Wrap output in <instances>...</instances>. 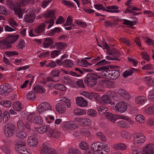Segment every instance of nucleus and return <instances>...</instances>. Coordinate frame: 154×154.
I'll list each match as a JSON object with an SVG mask.
<instances>
[{"label": "nucleus", "mask_w": 154, "mask_h": 154, "mask_svg": "<svg viewBox=\"0 0 154 154\" xmlns=\"http://www.w3.org/2000/svg\"><path fill=\"white\" fill-rule=\"evenodd\" d=\"M60 100L61 102L57 104L56 109L59 113L63 114L66 111V106L69 108H70L71 103L69 100L65 97L60 98Z\"/></svg>", "instance_id": "1"}, {"label": "nucleus", "mask_w": 154, "mask_h": 154, "mask_svg": "<svg viewBox=\"0 0 154 154\" xmlns=\"http://www.w3.org/2000/svg\"><path fill=\"white\" fill-rule=\"evenodd\" d=\"M99 78V76L96 74L89 73L85 79L84 82L88 85L93 87L96 84L97 80Z\"/></svg>", "instance_id": "2"}, {"label": "nucleus", "mask_w": 154, "mask_h": 154, "mask_svg": "<svg viewBox=\"0 0 154 154\" xmlns=\"http://www.w3.org/2000/svg\"><path fill=\"white\" fill-rule=\"evenodd\" d=\"M132 153L133 154H154V144H147L143 148L141 152H139L136 150H133Z\"/></svg>", "instance_id": "3"}, {"label": "nucleus", "mask_w": 154, "mask_h": 154, "mask_svg": "<svg viewBox=\"0 0 154 154\" xmlns=\"http://www.w3.org/2000/svg\"><path fill=\"white\" fill-rule=\"evenodd\" d=\"M16 129V126L13 124L8 123L5 125L4 133L5 136L7 137H11L14 134Z\"/></svg>", "instance_id": "4"}, {"label": "nucleus", "mask_w": 154, "mask_h": 154, "mask_svg": "<svg viewBox=\"0 0 154 154\" xmlns=\"http://www.w3.org/2000/svg\"><path fill=\"white\" fill-rule=\"evenodd\" d=\"M134 137L133 143L137 146L141 145L146 140L144 135L141 133H135L134 134Z\"/></svg>", "instance_id": "5"}, {"label": "nucleus", "mask_w": 154, "mask_h": 154, "mask_svg": "<svg viewBox=\"0 0 154 154\" xmlns=\"http://www.w3.org/2000/svg\"><path fill=\"white\" fill-rule=\"evenodd\" d=\"M40 152L41 154H57L54 149L50 148L45 144H42Z\"/></svg>", "instance_id": "6"}, {"label": "nucleus", "mask_w": 154, "mask_h": 154, "mask_svg": "<svg viewBox=\"0 0 154 154\" xmlns=\"http://www.w3.org/2000/svg\"><path fill=\"white\" fill-rule=\"evenodd\" d=\"M50 105L48 103L45 102L41 103L38 107V110L39 114L45 112L46 110H51Z\"/></svg>", "instance_id": "7"}, {"label": "nucleus", "mask_w": 154, "mask_h": 154, "mask_svg": "<svg viewBox=\"0 0 154 154\" xmlns=\"http://www.w3.org/2000/svg\"><path fill=\"white\" fill-rule=\"evenodd\" d=\"M116 111L120 112H123L127 109V105L123 101L119 102L116 104L115 107Z\"/></svg>", "instance_id": "8"}, {"label": "nucleus", "mask_w": 154, "mask_h": 154, "mask_svg": "<svg viewBox=\"0 0 154 154\" xmlns=\"http://www.w3.org/2000/svg\"><path fill=\"white\" fill-rule=\"evenodd\" d=\"M47 135L49 137L58 138L60 134L57 131L51 128V127L48 128Z\"/></svg>", "instance_id": "9"}, {"label": "nucleus", "mask_w": 154, "mask_h": 154, "mask_svg": "<svg viewBox=\"0 0 154 154\" xmlns=\"http://www.w3.org/2000/svg\"><path fill=\"white\" fill-rule=\"evenodd\" d=\"M19 35H9L5 39L8 45H9L12 47V44L14 43L19 37Z\"/></svg>", "instance_id": "10"}, {"label": "nucleus", "mask_w": 154, "mask_h": 154, "mask_svg": "<svg viewBox=\"0 0 154 154\" xmlns=\"http://www.w3.org/2000/svg\"><path fill=\"white\" fill-rule=\"evenodd\" d=\"M35 18V14L33 13L26 14L24 17V20L27 23H31L34 22Z\"/></svg>", "instance_id": "11"}, {"label": "nucleus", "mask_w": 154, "mask_h": 154, "mask_svg": "<svg viewBox=\"0 0 154 154\" xmlns=\"http://www.w3.org/2000/svg\"><path fill=\"white\" fill-rule=\"evenodd\" d=\"M109 79L115 80L118 78L120 75L119 71L116 69H111Z\"/></svg>", "instance_id": "12"}, {"label": "nucleus", "mask_w": 154, "mask_h": 154, "mask_svg": "<svg viewBox=\"0 0 154 154\" xmlns=\"http://www.w3.org/2000/svg\"><path fill=\"white\" fill-rule=\"evenodd\" d=\"M98 150L97 154H107L109 151V149L107 144L104 143Z\"/></svg>", "instance_id": "13"}, {"label": "nucleus", "mask_w": 154, "mask_h": 154, "mask_svg": "<svg viewBox=\"0 0 154 154\" xmlns=\"http://www.w3.org/2000/svg\"><path fill=\"white\" fill-rule=\"evenodd\" d=\"M76 103L78 105L81 107H85L87 105L86 100L82 97H77Z\"/></svg>", "instance_id": "14"}, {"label": "nucleus", "mask_w": 154, "mask_h": 154, "mask_svg": "<svg viewBox=\"0 0 154 154\" xmlns=\"http://www.w3.org/2000/svg\"><path fill=\"white\" fill-rule=\"evenodd\" d=\"M106 53L110 55H112L113 57L118 58L119 55H120L119 51H118L115 48H112L110 50L106 51Z\"/></svg>", "instance_id": "15"}, {"label": "nucleus", "mask_w": 154, "mask_h": 154, "mask_svg": "<svg viewBox=\"0 0 154 154\" xmlns=\"http://www.w3.org/2000/svg\"><path fill=\"white\" fill-rule=\"evenodd\" d=\"M118 94L121 96L123 97L125 99H129L131 98V96L128 93L123 89H120L118 91Z\"/></svg>", "instance_id": "16"}, {"label": "nucleus", "mask_w": 154, "mask_h": 154, "mask_svg": "<svg viewBox=\"0 0 154 154\" xmlns=\"http://www.w3.org/2000/svg\"><path fill=\"white\" fill-rule=\"evenodd\" d=\"M109 65L104 66L100 67L96 69V70L98 71H100L99 72L102 76L105 75L106 73L109 69Z\"/></svg>", "instance_id": "17"}, {"label": "nucleus", "mask_w": 154, "mask_h": 154, "mask_svg": "<svg viewBox=\"0 0 154 154\" xmlns=\"http://www.w3.org/2000/svg\"><path fill=\"white\" fill-rule=\"evenodd\" d=\"M103 143H99L95 142L92 143L91 145V148H92L93 151L97 152V153L98 152V150L101 148L103 144Z\"/></svg>", "instance_id": "18"}, {"label": "nucleus", "mask_w": 154, "mask_h": 154, "mask_svg": "<svg viewBox=\"0 0 154 154\" xmlns=\"http://www.w3.org/2000/svg\"><path fill=\"white\" fill-rule=\"evenodd\" d=\"M147 100L146 97L142 96H139L137 97L135 99V101L137 104H141L143 103Z\"/></svg>", "instance_id": "19"}, {"label": "nucleus", "mask_w": 154, "mask_h": 154, "mask_svg": "<svg viewBox=\"0 0 154 154\" xmlns=\"http://www.w3.org/2000/svg\"><path fill=\"white\" fill-rule=\"evenodd\" d=\"M45 29V24L42 23L38 26L35 29V32L37 34H40L42 33Z\"/></svg>", "instance_id": "20"}, {"label": "nucleus", "mask_w": 154, "mask_h": 154, "mask_svg": "<svg viewBox=\"0 0 154 154\" xmlns=\"http://www.w3.org/2000/svg\"><path fill=\"white\" fill-rule=\"evenodd\" d=\"M14 10L15 14L17 15L19 18H22L23 14L25 12V10L24 9H21L20 8H14Z\"/></svg>", "instance_id": "21"}, {"label": "nucleus", "mask_w": 154, "mask_h": 154, "mask_svg": "<svg viewBox=\"0 0 154 154\" xmlns=\"http://www.w3.org/2000/svg\"><path fill=\"white\" fill-rule=\"evenodd\" d=\"M27 142L29 145L32 147H34L37 146L38 141L36 139L32 137H30L27 140Z\"/></svg>", "instance_id": "22"}, {"label": "nucleus", "mask_w": 154, "mask_h": 154, "mask_svg": "<svg viewBox=\"0 0 154 154\" xmlns=\"http://www.w3.org/2000/svg\"><path fill=\"white\" fill-rule=\"evenodd\" d=\"M113 147L116 149H120L122 150H125L127 148L126 146L122 143L114 144L113 145Z\"/></svg>", "instance_id": "23"}, {"label": "nucleus", "mask_w": 154, "mask_h": 154, "mask_svg": "<svg viewBox=\"0 0 154 154\" xmlns=\"http://www.w3.org/2000/svg\"><path fill=\"white\" fill-rule=\"evenodd\" d=\"M73 112L75 115L80 116L85 114L86 112V111L85 109L77 108L73 110Z\"/></svg>", "instance_id": "24"}, {"label": "nucleus", "mask_w": 154, "mask_h": 154, "mask_svg": "<svg viewBox=\"0 0 154 154\" xmlns=\"http://www.w3.org/2000/svg\"><path fill=\"white\" fill-rule=\"evenodd\" d=\"M45 42L43 43L44 47L45 48H47L48 47L51 45L54 42V39L51 37L46 38L45 39Z\"/></svg>", "instance_id": "25"}, {"label": "nucleus", "mask_w": 154, "mask_h": 154, "mask_svg": "<svg viewBox=\"0 0 154 154\" xmlns=\"http://www.w3.org/2000/svg\"><path fill=\"white\" fill-rule=\"evenodd\" d=\"M11 48V46L7 44L5 39L4 40L0 41V48L8 49Z\"/></svg>", "instance_id": "26"}, {"label": "nucleus", "mask_w": 154, "mask_h": 154, "mask_svg": "<svg viewBox=\"0 0 154 154\" xmlns=\"http://www.w3.org/2000/svg\"><path fill=\"white\" fill-rule=\"evenodd\" d=\"M13 108L15 111H21L22 107V104L20 103L19 102L17 101L14 102L13 104Z\"/></svg>", "instance_id": "27"}, {"label": "nucleus", "mask_w": 154, "mask_h": 154, "mask_svg": "<svg viewBox=\"0 0 154 154\" xmlns=\"http://www.w3.org/2000/svg\"><path fill=\"white\" fill-rule=\"evenodd\" d=\"M33 122L35 124L41 125L43 123V120L40 116H35L33 119Z\"/></svg>", "instance_id": "28"}, {"label": "nucleus", "mask_w": 154, "mask_h": 154, "mask_svg": "<svg viewBox=\"0 0 154 154\" xmlns=\"http://www.w3.org/2000/svg\"><path fill=\"white\" fill-rule=\"evenodd\" d=\"M101 99L103 102L105 104H109L112 103L109 96L107 95L102 96Z\"/></svg>", "instance_id": "29"}, {"label": "nucleus", "mask_w": 154, "mask_h": 154, "mask_svg": "<svg viewBox=\"0 0 154 154\" xmlns=\"http://www.w3.org/2000/svg\"><path fill=\"white\" fill-rule=\"evenodd\" d=\"M48 128H50V127L47 126L46 125L41 126L40 128L37 129V131L39 133L42 134L46 132L47 134Z\"/></svg>", "instance_id": "30"}, {"label": "nucleus", "mask_w": 154, "mask_h": 154, "mask_svg": "<svg viewBox=\"0 0 154 154\" xmlns=\"http://www.w3.org/2000/svg\"><path fill=\"white\" fill-rule=\"evenodd\" d=\"M18 132L16 134V136L21 139H23L26 137L27 135L26 132L23 130L18 131Z\"/></svg>", "instance_id": "31"}, {"label": "nucleus", "mask_w": 154, "mask_h": 154, "mask_svg": "<svg viewBox=\"0 0 154 154\" xmlns=\"http://www.w3.org/2000/svg\"><path fill=\"white\" fill-rule=\"evenodd\" d=\"M55 11V10H49L47 11L45 14H44L43 16L45 18L53 17L54 16Z\"/></svg>", "instance_id": "32"}, {"label": "nucleus", "mask_w": 154, "mask_h": 154, "mask_svg": "<svg viewBox=\"0 0 154 154\" xmlns=\"http://www.w3.org/2000/svg\"><path fill=\"white\" fill-rule=\"evenodd\" d=\"M44 90V88L41 86H35L33 88L34 91L36 93H43Z\"/></svg>", "instance_id": "33"}, {"label": "nucleus", "mask_w": 154, "mask_h": 154, "mask_svg": "<svg viewBox=\"0 0 154 154\" xmlns=\"http://www.w3.org/2000/svg\"><path fill=\"white\" fill-rule=\"evenodd\" d=\"M63 65L66 67L71 68L73 66V64L70 60H66L63 62Z\"/></svg>", "instance_id": "34"}, {"label": "nucleus", "mask_w": 154, "mask_h": 154, "mask_svg": "<svg viewBox=\"0 0 154 154\" xmlns=\"http://www.w3.org/2000/svg\"><path fill=\"white\" fill-rule=\"evenodd\" d=\"M55 45L57 46V49L61 50L63 49L64 47L67 46V44L65 42H56Z\"/></svg>", "instance_id": "35"}, {"label": "nucleus", "mask_w": 154, "mask_h": 154, "mask_svg": "<svg viewBox=\"0 0 154 154\" xmlns=\"http://www.w3.org/2000/svg\"><path fill=\"white\" fill-rule=\"evenodd\" d=\"M135 69L132 68L130 70L128 71H126L123 73V76L124 78H126L129 75H131L134 72Z\"/></svg>", "instance_id": "36"}, {"label": "nucleus", "mask_w": 154, "mask_h": 154, "mask_svg": "<svg viewBox=\"0 0 154 154\" xmlns=\"http://www.w3.org/2000/svg\"><path fill=\"white\" fill-rule=\"evenodd\" d=\"M62 82L63 83L69 85L72 84L73 82L71 79L68 77H63Z\"/></svg>", "instance_id": "37"}, {"label": "nucleus", "mask_w": 154, "mask_h": 154, "mask_svg": "<svg viewBox=\"0 0 154 154\" xmlns=\"http://www.w3.org/2000/svg\"><path fill=\"white\" fill-rule=\"evenodd\" d=\"M117 125L122 128H125L128 126V124L124 120H120L117 122Z\"/></svg>", "instance_id": "38"}, {"label": "nucleus", "mask_w": 154, "mask_h": 154, "mask_svg": "<svg viewBox=\"0 0 154 154\" xmlns=\"http://www.w3.org/2000/svg\"><path fill=\"white\" fill-rule=\"evenodd\" d=\"M145 112L149 114H154V105L149 106L145 109Z\"/></svg>", "instance_id": "39"}, {"label": "nucleus", "mask_w": 154, "mask_h": 154, "mask_svg": "<svg viewBox=\"0 0 154 154\" xmlns=\"http://www.w3.org/2000/svg\"><path fill=\"white\" fill-rule=\"evenodd\" d=\"M24 124L23 121L21 120H19L17 123V129L18 131L23 130L24 129L23 127Z\"/></svg>", "instance_id": "40"}, {"label": "nucleus", "mask_w": 154, "mask_h": 154, "mask_svg": "<svg viewBox=\"0 0 154 154\" xmlns=\"http://www.w3.org/2000/svg\"><path fill=\"white\" fill-rule=\"evenodd\" d=\"M10 117V114L8 111H5L3 113V122L5 123Z\"/></svg>", "instance_id": "41"}, {"label": "nucleus", "mask_w": 154, "mask_h": 154, "mask_svg": "<svg viewBox=\"0 0 154 154\" xmlns=\"http://www.w3.org/2000/svg\"><path fill=\"white\" fill-rule=\"evenodd\" d=\"M54 88L58 90L64 91L66 89L65 86L63 84H57L55 85Z\"/></svg>", "instance_id": "42"}, {"label": "nucleus", "mask_w": 154, "mask_h": 154, "mask_svg": "<svg viewBox=\"0 0 154 154\" xmlns=\"http://www.w3.org/2000/svg\"><path fill=\"white\" fill-rule=\"evenodd\" d=\"M79 146L81 149L85 150L88 149V145L87 142L82 141L81 143H79Z\"/></svg>", "instance_id": "43"}, {"label": "nucleus", "mask_w": 154, "mask_h": 154, "mask_svg": "<svg viewBox=\"0 0 154 154\" xmlns=\"http://www.w3.org/2000/svg\"><path fill=\"white\" fill-rule=\"evenodd\" d=\"M65 127L67 129H69L76 127V125L72 122H66Z\"/></svg>", "instance_id": "44"}, {"label": "nucleus", "mask_w": 154, "mask_h": 154, "mask_svg": "<svg viewBox=\"0 0 154 154\" xmlns=\"http://www.w3.org/2000/svg\"><path fill=\"white\" fill-rule=\"evenodd\" d=\"M98 110L100 115H103L104 114L105 115L107 109L106 108H104L103 107H99L98 108Z\"/></svg>", "instance_id": "45"}, {"label": "nucleus", "mask_w": 154, "mask_h": 154, "mask_svg": "<svg viewBox=\"0 0 154 154\" xmlns=\"http://www.w3.org/2000/svg\"><path fill=\"white\" fill-rule=\"evenodd\" d=\"M25 43L24 40L23 39H21L19 42L18 44L17 45V48L23 49L25 47L24 45Z\"/></svg>", "instance_id": "46"}, {"label": "nucleus", "mask_w": 154, "mask_h": 154, "mask_svg": "<svg viewBox=\"0 0 154 154\" xmlns=\"http://www.w3.org/2000/svg\"><path fill=\"white\" fill-rule=\"evenodd\" d=\"M35 94L32 91L29 92L27 96V98L28 99L32 100H34L35 99Z\"/></svg>", "instance_id": "47"}, {"label": "nucleus", "mask_w": 154, "mask_h": 154, "mask_svg": "<svg viewBox=\"0 0 154 154\" xmlns=\"http://www.w3.org/2000/svg\"><path fill=\"white\" fill-rule=\"evenodd\" d=\"M1 104L7 107H10L11 104V101L9 100H2L1 102Z\"/></svg>", "instance_id": "48"}, {"label": "nucleus", "mask_w": 154, "mask_h": 154, "mask_svg": "<svg viewBox=\"0 0 154 154\" xmlns=\"http://www.w3.org/2000/svg\"><path fill=\"white\" fill-rule=\"evenodd\" d=\"M94 8L98 10H102L103 11H106V9L103 7V4H95L94 5Z\"/></svg>", "instance_id": "49"}, {"label": "nucleus", "mask_w": 154, "mask_h": 154, "mask_svg": "<svg viewBox=\"0 0 154 154\" xmlns=\"http://www.w3.org/2000/svg\"><path fill=\"white\" fill-rule=\"evenodd\" d=\"M109 63L108 61H106L105 60L103 59L100 61L98 62L95 66H98L105 65L106 64H108Z\"/></svg>", "instance_id": "50"}, {"label": "nucleus", "mask_w": 154, "mask_h": 154, "mask_svg": "<svg viewBox=\"0 0 154 154\" xmlns=\"http://www.w3.org/2000/svg\"><path fill=\"white\" fill-rule=\"evenodd\" d=\"M61 28L59 27L55 28L54 29L52 30L49 34L50 36H53L55 33H58L61 32L60 29Z\"/></svg>", "instance_id": "51"}, {"label": "nucleus", "mask_w": 154, "mask_h": 154, "mask_svg": "<svg viewBox=\"0 0 154 154\" xmlns=\"http://www.w3.org/2000/svg\"><path fill=\"white\" fill-rule=\"evenodd\" d=\"M68 154H81V153L79 150L73 149L69 150Z\"/></svg>", "instance_id": "52"}, {"label": "nucleus", "mask_w": 154, "mask_h": 154, "mask_svg": "<svg viewBox=\"0 0 154 154\" xmlns=\"http://www.w3.org/2000/svg\"><path fill=\"white\" fill-rule=\"evenodd\" d=\"M144 117L140 115L137 116L135 117V119L137 121L141 123L144 122Z\"/></svg>", "instance_id": "53"}, {"label": "nucleus", "mask_w": 154, "mask_h": 154, "mask_svg": "<svg viewBox=\"0 0 154 154\" xmlns=\"http://www.w3.org/2000/svg\"><path fill=\"white\" fill-rule=\"evenodd\" d=\"M97 136L103 141H105L106 139L104 135L101 132H98L96 134Z\"/></svg>", "instance_id": "54"}, {"label": "nucleus", "mask_w": 154, "mask_h": 154, "mask_svg": "<svg viewBox=\"0 0 154 154\" xmlns=\"http://www.w3.org/2000/svg\"><path fill=\"white\" fill-rule=\"evenodd\" d=\"M122 135L124 138L127 139H130L131 136L130 133L126 131H123L122 133Z\"/></svg>", "instance_id": "55"}, {"label": "nucleus", "mask_w": 154, "mask_h": 154, "mask_svg": "<svg viewBox=\"0 0 154 154\" xmlns=\"http://www.w3.org/2000/svg\"><path fill=\"white\" fill-rule=\"evenodd\" d=\"M17 151L19 153L22 154H29V153L24 147L22 148L21 149H17Z\"/></svg>", "instance_id": "56"}, {"label": "nucleus", "mask_w": 154, "mask_h": 154, "mask_svg": "<svg viewBox=\"0 0 154 154\" xmlns=\"http://www.w3.org/2000/svg\"><path fill=\"white\" fill-rule=\"evenodd\" d=\"M141 55L143 59L147 61H149V57L147 54L146 53L141 52Z\"/></svg>", "instance_id": "57"}, {"label": "nucleus", "mask_w": 154, "mask_h": 154, "mask_svg": "<svg viewBox=\"0 0 154 154\" xmlns=\"http://www.w3.org/2000/svg\"><path fill=\"white\" fill-rule=\"evenodd\" d=\"M4 88H5V90H6V94H7L9 93L11 91L12 89L8 84H6L4 85Z\"/></svg>", "instance_id": "58"}, {"label": "nucleus", "mask_w": 154, "mask_h": 154, "mask_svg": "<svg viewBox=\"0 0 154 154\" xmlns=\"http://www.w3.org/2000/svg\"><path fill=\"white\" fill-rule=\"evenodd\" d=\"M60 51L55 50L52 51L51 54V56L53 58H54L56 57L59 54V52Z\"/></svg>", "instance_id": "59"}, {"label": "nucleus", "mask_w": 154, "mask_h": 154, "mask_svg": "<svg viewBox=\"0 0 154 154\" xmlns=\"http://www.w3.org/2000/svg\"><path fill=\"white\" fill-rule=\"evenodd\" d=\"M146 78H148L147 79V83L149 86H153L154 85V83L152 79L150 77H146Z\"/></svg>", "instance_id": "60"}, {"label": "nucleus", "mask_w": 154, "mask_h": 154, "mask_svg": "<svg viewBox=\"0 0 154 154\" xmlns=\"http://www.w3.org/2000/svg\"><path fill=\"white\" fill-rule=\"evenodd\" d=\"M62 3L64 4L65 5L68 7H74V5L68 1L63 0L62 2Z\"/></svg>", "instance_id": "61"}, {"label": "nucleus", "mask_w": 154, "mask_h": 154, "mask_svg": "<svg viewBox=\"0 0 154 154\" xmlns=\"http://www.w3.org/2000/svg\"><path fill=\"white\" fill-rule=\"evenodd\" d=\"M87 113L88 115L94 117L96 116V112L94 110L90 109L88 111Z\"/></svg>", "instance_id": "62"}, {"label": "nucleus", "mask_w": 154, "mask_h": 154, "mask_svg": "<svg viewBox=\"0 0 154 154\" xmlns=\"http://www.w3.org/2000/svg\"><path fill=\"white\" fill-rule=\"evenodd\" d=\"M148 98L150 100L154 101V91H150V94L148 95Z\"/></svg>", "instance_id": "63"}, {"label": "nucleus", "mask_w": 154, "mask_h": 154, "mask_svg": "<svg viewBox=\"0 0 154 154\" xmlns=\"http://www.w3.org/2000/svg\"><path fill=\"white\" fill-rule=\"evenodd\" d=\"M2 149L6 154H10L11 153L9 148L7 146H3L2 147Z\"/></svg>", "instance_id": "64"}]
</instances>
